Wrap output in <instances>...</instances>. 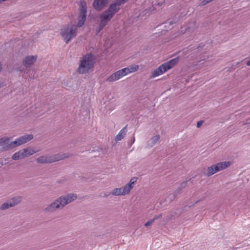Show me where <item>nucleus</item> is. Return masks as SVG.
Instances as JSON below:
<instances>
[{
	"mask_svg": "<svg viewBox=\"0 0 250 250\" xmlns=\"http://www.w3.org/2000/svg\"><path fill=\"white\" fill-rule=\"evenodd\" d=\"M33 138V136L32 134H27L20 137L14 141H12L13 148L30 141Z\"/></svg>",
	"mask_w": 250,
	"mask_h": 250,
	"instance_id": "obj_10",
	"label": "nucleus"
},
{
	"mask_svg": "<svg viewBox=\"0 0 250 250\" xmlns=\"http://www.w3.org/2000/svg\"><path fill=\"white\" fill-rule=\"evenodd\" d=\"M77 29L73 27L65 26L61 29V35L66 44L77 35Z\"/></svg>",
	"mask_w": 250,
	"mask_h": 250,
	"instance_id": "obj_5",
	"label": "nucleus"
},
{
	"mask_svg": "<svg viewBox=\"0 0 250 250\" xmlns=\"http://www.w3.org/2000/svg\"><path fill=\"white\" fill-rule=\"evenodd\" d=\"M178 21V18H175V19H169L168 20L166 23H168L169 25H172L173 23H176Z\"/></svg>",
	"mask_w": 250,
	"mask_h": 250,
	"instance_id": "obj_25",
	"label": "nucleus"
},
{
	"mask_svg": "<svg viewBox=\"0 0 250 250\" xmlns=\"http://www.w3.org/2000/svg\"><path fill=\"white\" fill-rule=\"evenodd\" d=\"M3 165L2 162H0V167Z\"/></svg>",
	"mask_w": 250,
	"mask_h": 250,
	"instance_id": "obj_34",
	"label": "nucleus"
},
{
	"mask_svg": "<svg viewBox=\"0 0 250 250\" xmlns=\"http://www.w3.org/2000/svg\"><path fill=\"white\" fill-rule=\"evenodd\" d=\"M128 0H116V1L110 5L108 8L105 10L112 17L118 12L120 9V5L125 3Z\"/></svg>",
	"mask_w": 250,
	"mask_h": 250,
	"instance_id": "obj_9",
	"label": "nucleus"
},
{
	"mask_svg": "<svg viewBox=\"0 0 250 250\" xmlns=\"http://www.w3.org/2000/svg\"><path fill=\"white\" fill-rule=\"evenodd\" d=\"M0 146H2L1 149L3 151H6L13 148L12 142H10V138L2 137L0 138Z\"/></svg>",
	"mask_w": 250,
	"mask_h": 250,
	"instance_id": "obj_11",
	"label": "nucleus"
},
{
	"mask_svg": "<svg viewBox=\"0 0 250 250\" xmlns=\"http://www.w3.org/2000/svg\"><path fill=\"white\" fill-rule=\"evenodd\" d=\"M179 60V58L177 57L163 63L152 72L151 77L154 78L163 74L167 70L172 68L174 65H175L178 62Z\"/></svg>",
	"mask_w": 250,
	"mask_h": 250,
	"instance_id": "obj_3",
	"label": "nucleus"
},
{
	"mask_svg": "<svg viewBox=\"0 0 250 250\" xmlns=\"http://www.w3.org/2000/svg\"><path fill=\"white\" fill-rule=\"evenodd\" d=\"M24 150L25 152L27 157L28 156L32 155L38 151V150L31 147L24 148Z\"/></svg>",
	"mask_w": 250,
	"mask_h": 250,
	"instance_id": "obj_19",
	"label": "nucleus"
},
{
	"mask_svg": "<svg viewBox=\"0 0 250 250\" xmlns=\"http://www.w3.org/2000/svg\"><path fill=\"white\" fill-rule=\"evenodd\" d=\"M137 180V178L136 177H132L131 178L129 182L125 186V187H128L129 189V191L132 188V185L136 182Z\"/></svg>",
	"mask_w": 250,
	"mask_h": 250,
	"instance_id": "obj_20",
	"label": "nucleus"
},
{
	"mask_svg": "<svg viewBox=\"0 0 250 250\" xmlns=\"http://www.w3.org/2000/svg\"><path fill=\"white\" fill-rule=\"evenodd\" d=\"M129 192V189L128 187L125 186L121 188H114L111 194L114 196L125 195Z\"/></svg>",
	"mask_w": 250,
	"mask_h": 250,
	"instance_id": "obj_14",
	"label": "nucleus"
},
{
	"mask_svg": "<svg viewBox=\"0 0 250 250\" xmlns=\"http://www.w3.org/2000/svg\"><path fill=\"white\" fill-rule=\"evenodd\" d=\"M126 132V126H125L119 132V133L115 137V140L116 141H119L123 139L125 134Z\"/></svg>",
	"mask_w": 250,
	"mask_h": 250,
	"instance_id": "obj_17",
	"label": "nucleus"
},
{
	"mask_svg": "<svg viewBox=\"0 0 250 250\" xmlns=\"http://www.w3.org/2000/svg\"><path fill=\"white\" fill-rule=\"evenodd\" d=\"M188 181H184L181 183L179 187L180 188V189H183V188H184L187 186Z\"/></svg>",
	"mask_w": 250,
	"mask_h": 250,
	"instance_id": "obj_26",
	"label": "nucleus"
},
{
	"mask_svg": "<svg viewBox=\"0 0 250 250\" xmlns=\"http://www.w3.org/2000/svg\"><path fill=\"white\" fill-rule=\"evenodd\" d=\"M107 196V195H106V194L104 195V196Z\"/></svg>",
	"mask_w": 250,
	"mask_h": 250,
	"instance_id": "obj_37",
	"label": "nucleus"
},
{
	"mask_svg": "<svg viewBox=\"0 0 250 250\" xmlns=\"http://www.w3.org/2000/svg\"><path fill=\"white\" fill-rule=\"evenodd\" d=\"M70 156V155L68 153L42 156L37 159V162L39 164L51 163L67 158Z\"/></svg>",
	"mask_w": 250,
	"mask_h": 250,
	"instance_id": "obj_4",
	"label": "nucleus"
},
{
	"mask_svg": "<svg viewBox=\"0 0 250 250\" xmlns=\"http://www.w3.org/2000/svg\"><path fill=\"white\" fill-rule=\"evenodd\" d=\"M104 28H101L100 27V23H99V26H98V29L97 30V33H99L101 31V30H102Z\"/></svg>",
	"mask_w": 250,
	"mask_h": 250,
	"instance_id": "obj_32",
	"label": "nucleus"
},
{
	"mask_svg": "<svg viewBox=\"0 0 250 250\" xmlns=\"http://www.w3.org/2000/svg\"><path fill=\"white\" fill-rule=\"evenodd\" d=\"M203 123H204V121H198L197 123V127H200L202 125Z\"/></svg>",
	"mask_w": 250,
	"mask_h": 250,
	"instance_id": "obj_31",
	"label": "nucleus"
},
{
	"mask_svg": "<svg viewBox=\"0 0 250 250\" xmlns=\"http://www.w3.org/2000/svg\"><path fill=\"white\" fill-rule=\"evenodd\" d=\"M229 165V162H220L216 165L211 166L208 167L207 172L205 175L208 177L216 173V172L221 171L226 167Z\"/></svg>",
	"mask_w": 250,
	"mask_h": 250,
	"instance_id": "obj_7",
	"label": "nucleus"
},
{
	"mask_svg": "<svg viewBox=\"0 0 250 250\" xmlns=\"http://www.w3.org/2000/svg\"><path fill=\"white\" fill-rule=\"evenodd\" d=\"M19 152L20 156L21 157V159L27 157L24 149L21 151H19Z\"/></svg>",
	"mask_w": 250,
	"mask_h": 250,
	"instance_id": "obj_27",
	"label": "nucleus"
},
{
	"mask_svg": "<svg viewBox=\"0 0 250 250\" xmlns=\"http://www.w3.org/2000/svg\"><path fill=\"white\" fill-rule=\"evenodd\" d=\"M160 138V136L159 134L155 135L153 137H152L151 139L147 141V145L149 147H152L154 145H156V144L157 143V142L159 140Z\"/></svg>",
	"mask_w": 250,
	"mask_h": 250,
	"instance_id": "obj_16",
	"label": "nucleus"
},
{
	"mask_svg": "<svg viewBox=\"0 0 250 250\" xmlns=\"http://www.w3.org/2000/svg\"><path fill=\"white\" fill-rule=\"evenodd\" d=\"M77 198V195L74 193L61 196L47 205L44 209V211L47 213H53L62 210L67 205L75 201Z\"/></svg>",
	"mask_w": 250,
	"mask_h": 250,
	"instance_id": "obj_1",
	"label": "nucleus"
},
{
	"mask_svg": "<svg viewBox=\"0 0 250 250\" xmlns=\"http://www.w3.org/2000/svg\"><path fill=\"white\" fill-rule=\"evenodd\" d=\"M177 197V196L174 192L173 193L169 194L167 196V200H168L169 202H171L174 200Z\"/></svg>",
	"mask_w": 250,
	"mask_h": 250,
	"instance_id": "obj_23",
	"label": "nucleus"
},
{
	"mask_svg": "<svg viewBox=\"0 0 250 250\" xmlns=\"http://www.w3.org/2000/svg\"><path fill=\"white\" fill-rule=\"evenodd\" d=\"M95 63V56L90 53H87L80 59L77 72L81 74H86L93 69Z\"/></svg>",
	"mask_w": 250,
	"mask_h": 250,
	"instance_id": "obj_2",
	"label": "nucleus"
},
{
	"mask_svg": "<svg viewBox=\"0 0 250 250\" xmlns=\"http://www.w3.org/2000/svg\"><path fill=\"white\" fill-rule=\"evenodd\" d=\"M80 13L79 16V21L77 25V27H80L83 26L86 20V5L83 0H80Z\"/></svg>",
	"mask_w": 250,
	"mask_h": 250,
	"instance_id": "obj_8",
	"label": "nucleus"
},
{
	"mask_svg": "<svg viewBox=\"0 0 250 250\" xmlns=\"http://www.w3.org/2000/svg\"><path fill=\"white\" fill-rule=\"evenodd\" d=\"M247 64L248 66H250V60L247 62Z\"/></svg>",
	"mask_w": 250,
	"mask_h": 250,
	"instance_id": "obj_33",
	"label": "nucleus"
},
{
	"mask_svg": "<svg viewBox=\"0 0 250 250\" xmlns=\"http://www.w3.org/2000/svg\"><path fill=\"white\" fill-rule=\"evenodd\" d=\"M112 16L110 15L108 13H107L106 11L104 12L102 14L100 15V27L104 28L105 26H106L107 23L110 21V20L112 18Z\"/></svg>",
	"mask_w": 250,
	"mask_h": 250,
	"instance_id": "obj_12",
	"label": "nucleus"
},
{
	"mask_svg": "<svg viewBox=\"0 0 250 250\" xmlns=\"http://www.w3.org/2000/svg\"><path fill=\"white\" fill-rule=\"evenodd\" d=\"M119 80L117 77V75L116 72L113 73L110 76H109L106 79V81L109 82H113Z\"/></svg>",
	"mask_w": 250,
	"mask_h": 250,
	"instance_id": "obj_21",
	"label": "nucleus"
},
{
	"mask_svg": "<svg viewBox=\"0 0 250 250\" xmlns=\"http://www.w3.org/2000/svg\"><path fill=\"white\" fill-rule=\"evenodd\" d=\"M128 71L127 68H123L120 70H118L116 72L119 79H121L123 77L126 75L128 74Z\"/></svg>",
	"mask_w": 250,
	"mask_h": 250,
	"instance_id": "obj_18",
	"label": "nucleus"
},
{
	"mask_svg": "<svg viewBox=\"0 0 250 250\" xmlns=\"http://www.w3.org/2000/svg\"><path fill=\"white\" fill-rule=\"evenodd\" d=\"M203 60H200L199 62H200L201 63H202L203 62H202L203 61Z\"/></svg>",
	"mask_w": 250,
	"mask_h": 250,
	"instance_id": "obj_35",
	"label": "nucleus"
},
{
	"mask_svg": "<svg viewBox=\"0 0 250 250\" xmlns=\"http://www.w3.org/2000/svg\"><path fill=\"white\" fill-rule=\"evenodd\" d=\"M135 141V138H133V143Z\"/></svg>",
	"mask_w": 250,
	"mask_h": 250,
	"instance_id": "obj_36",
	"label": "nucleus"
},
{
	"mask_svg": "<svg viewBox=\"0 0 250 250\" xmlns=\"http://www.w3.org/2000/svg\"><path fill=\"white\" fill-rule=\"evenodd\" d=\"M182 189H180V188L179 187H178L176 190L175 191H174V193H175V194L178 196L179 194H180L181 193V192L182 191Z\"/></svg>",
	"mask_w": 250,
	"mask_h": 250,
	"instance_id": "obj_29",
	"label": "nucleus"
},
{
	"mask_svg": "<svg viewBox=\"0 0 250 250\" xmlns=\"http://www.w3.org/2000/svg\"><path fill=\"white\" fill-rule=\"evenodd\" d=\"M162 215H162V213H161V214H159V215H155V216H154V217L152 219H154V221H155V220H157V219H159V218H162Z\"/></svg>",
	"mask_w": 250,
	"mask_h": 250,
	"instance_id": "obj_30",
	"label": "nucleus"
},
{
	"mask_svg": "<svg viewBox=\"0 0 250 250\" xmlns=\"http://www.w3.org/2000/svg\"><path fill=\"white\" fill-rule=\"evenodd\" d=\"M154 221V219H150L148 220L146 223L145 224V226L146 227L150 226L152 223Z\"/></svg>",
	"mask_w": 250,
	"mask_h": 250,
	"instance_id": "obj_28",
	"label": "nucleus"
},
{
	"mask_svg": "<svg viewBox=\"0 0 250 250\" xmlns=\"http://www.w3.org/2000/svg\"><path fill=\"white\" fill-rule=\"evenodd\" d=\"M12 159L14 160H18L21 159L19 151L15 153L12 156Z\"/></svg>",
	"mask_w": 250,
	"mask_h": 250,
	"instance_id": "obj_24",
	"label": "nucleus"
},
{
	"mask_svg": "<svg viewBox=\"0 0 250 250\" xmlns=\"http://www.w3.org/2000/svg\"><path fill=\"white\" fill-rule=\"evenodd\" d=\"M109 0H94L92 5L93 8L97 11H101L108 3Z\"/></svg>",
	"mask_w": 250,
	"mask_h": 250,
	"instance_id": "obj_13",
	"label": "nucleus"
},
{
	"mask_svg": "<svg viewBox=\"0 0 250 250\" xmlns=\"http://www.w3.org/2000/svg\"><path fill=\"white\" fill-rule=\"evenodd\" d=\"M37 56H28L25 57L22 61L23 65L28 67L33 64L37 60Z\"/></svg>",
	"mask_w": 250,
	"mask_h": 250,
	"instance_id": "obj_15",
	"label": "nucleus"
},
{
	"mask_svg": "<svg viewBox=\"0 0 250 250\" xmlns=\"http://www.w3.org/2000/svg\"><path fill=\"white\" fill-rule=\"evenodd\" d=\"M138 65H130L127 67H125V68H127L128 69V74L131 72H134L137 71L139 69Z\"/></svg>",
	"mask_w": 250,
	"mask_h": 250,
	"instance_id": "obj_22",
	"label": "nucleus"
},
{
	"mask_svg": "<svg viewBox=\"0 0 250 250\" xmlns=\"http://www.w3.org/2000/svg\"><path fill=\"white\" fill-rule=\"evenodd\" d=\"M22 200V197L20 196L13 197L0 206V210L4 211L10 208L15 207L20 204Z\"/></svg>",
	"mask_w": 250,
	"mask_h": 250,
	"instance_id": "obj_6",
	"label": "nucleus"
}]
</instances>
